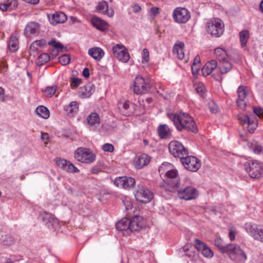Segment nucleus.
<instances>
[{
    "label": "nucleus",
    "instance_id": "obj_30",
    "mask_svg": "<svg viewBox=\"0 0 263 263\" xmlns=\"http://www.w3.org/2000/svg\"><path fill=\"white\" fill-rule=\"evenodd\" d=\"M88 54L95 60L99 61L104 57V52L99 47H94L89 49Z\"/></svg>",
    "mask_w": 263,
    "mask_h": 263
},
{
    "label": "nucleus",
    "instance_id": "obj_32",
    "mask_svg": "<svg viewBox=\"0 0 263 263\" xmlns=\"http://www.w3.org/2000/svg\"><path fill=\"white\" fill-rule=\"evenodd\" d=\"M87 120L88 124L91 127L96 128L100 125V117L96 112H91L89 114L87 118Z\"/></svg>",
    "mask_w": 263,
    "mask_h": 263
},
{
    "label": "nucleus",
    "instance_id": "obj_23",
    "mask_svg": "<svg viewBox=\"0 0 263 263\" xmlns=\"http://www.w3.org/2000/svg\"><path fill=\"white\" fill-rule=\"evenodd\" d=\"M97 11L108 17H112L114 15V11L112 8H108V5L106 1H102L98 3L97 6Z\"/></svg>",
    "mask_w": 263,
    "mask_h": 263
},
{
    "label": "nucleus",
    "instance_id": "obj_22",
    "mask_svg": "<svg viewBox=\"0 0 263 263\" xmlns=\"http://www.w3.org/2000/svg\"><path fill=\"white\" fill-rule=\"evenodd\" d=\"M50 23L54 25L59 23H64L67 20V15L63 12H56L51 16L48 15Z\"/></svg>",
    "mask_w": 263,
    "mask_h": 263
},
{
    "label": "nucleus",
    "instance_id": "obj_12",
    "mask_svg": "<svg viewBox=\"0 0 263 263\" xmlns=\"http://www.w3.org/2000/svg\"><path fill=\"white\" fill-rule=\"evenodd\" d=\"M232 259L238 261L244 262L247 259V256L240 248L234 244H229L228 252Z\"/></svg>",
    "mask_w": 263,
    "mask_h": 263
},
{
    "label": "nucleus",
    "instance_id": "obj_2",
    "mask_svg": "<svg viewBox=\"0 0 263 263\" xmlns=\"http://www.w3.org/2000/svg\"><path fill=\"white\" fill-rule=\"evenodd\" d=\"M206 30L212 36L218 37L223 33L224 25L221 20L214 18L206 23Z\"/></svg>",
    "mask_w": 263,
    "mask_h": 263
},
{
    "label": "nucleus",
    "instance_id": "obj_8",
    "mask_svg": "<svg viewBox=\"0 0 263 263\" xmlns=\"http://www.w3.org/2000/svg\"><path fill=\"white\" fill-rule=\"evenodd\" d=\"M151 87L148 79H144L141 76H137L135 79L134 91L137 94L147 93Z\"/></svg>",
    "mask_w": 263,
    "mask_h": 263
},
{
    "label": "nucleus",
    "instance_id": "obj_61",
    "mask_svg": "<svg viewBox=\"0 0 263 263\" xmlns=\"http://www.w3.org/2000/svg\"><path fill=\"white\" fill-rule=\"evenodd\" d=\"M64 50H58V49H51L50 50V53L53 55V56H57L59 53L60 52H62Z\"/></svg>",
    "mask_w": 263,
    "mask_h": 263
},
{
    "label": "nucleus",
    "instance_id": "obj_57",
    "mask_svg": "<svg viewBox=\"0 0 263 263\" xmlns=\"http://www.w3.org/2000/svg\"><path fill=\"white\" fill-rule=\"evenodd\" d=\"M149 60V51L145 48L143 50L142 63L147 62Z\"/></svg>",
    "mask_w": 263,
    "mask_h": 263
},
{
    "label": "nucleus",
    "instance_id": "obj_26",
    "mask_svg": "<svg viewBox=\"0 0 263 263\" xmlns=\"http://www.w3.org/2000/svg\"><path fill=\"white\" fill-rule=\"evenodd\" d=\"M158 133L161 139H168L171 137L172 131L166 124H161L158 128Z\"/></svg>",
    "mask_w": 263,
    "mask_h": 263
},
{
    "label": "nucleus",
    "instance_id": "obj_64",
    "mask_svg": "<svg viewBox=\"0 0 263 263\" xmlns=\"http://www.w3.org/2000/svg\"><path fill=\"white\" fill-rule=\"evenodd\" d=\"M141 9V7L138 4H135L133 7V11L135 13L139 12Z\"/></svg>",
    "mask_w": 263,
    "mask_h": 263
},
{
    "label": "nucleus",
    "instance_id": "obj_58",
    "mask_svg": "<svg viewBox=\"0 0 263 263\" xmlns=\"http://www.w3.org/2000/svg\"><path fill=\"white\" fill-rule=\"evenodd\" d=\"M254 113L259 118H263V109L260 107L253 108Z\"/></svg>",
    "mask_w": 263,
    "mask_h": 263
},
{
    "label": "nucleus",
    "instance_id": "obj_11",
    "mask_svg": "<svg viewBox=\"0 0 263 263\" xmlns=\"http://www.w3.org/2000/svg\"><path fill=\"white\" fill-rule=\"evenodd\" d=\"M232 259L238 261L244 262L247 259V256L240 248L234 244H229L228 252Z\"/></svg>",
    "mask_w": 263,
    "mask_h": 263
},
{
    "label": "nucleus",
    "instance_id": "obj_55",
    "mask_svg": "<svg viewBox=\"0 0 263 263\" xmlns=\"http://www.w3.org/2000/svg\"><path fill=\"white\" fill-rule=\"evenodd\" d=\"M81 80L78 78H73L71 81V87L72 88H76L80 84Z\"/></svg>",
    "mask_w": 263,
    "mask_h": 263
},
{
    "label": "nucleus",
    "instance_id": "obj_44",
    "mask_svg": "<svg viewBox=\"0 0 263 263\" xmlns=\"http://www.w3.org/2000/svg\"><path fill=\"white\" fill-rule=\"evenodd\" d=\"M48 45L52 47V49H55L61 50H64L66 49L64 45L60 42H57L55 39L51 40L48 42Z\"/></svg>",
    "mask_w": 263,
    "mask_h": 263
},
{
    "label": "nucleus",
    "instance_id": "obj_51",
    "mask_svg": "<svg viewBox=\"0 0 263 263\" xmlns=\"http://www.w3.org/2000/svg\"><path fill=\"white\" fill-rule=\"evenodd\" d=\"M57 86H53L51 87H47L45 90L46 95L48 97H52L55 94L56 92Z\"/></svg>",
    "mask_w": 263,
    "mask_h": 263
},
{
    "label": "nucleus",
    "instance_id": "obj_62",
    "mask_svg": "<svg viewBox=\"0 0 263 263\" xmlns=\"http://www.w3.org/2000/svg\"><path fill=\"white\" fill-rule=\"evenodd\" d=\"M193 249V247L189 245H186L182 248V250L186 253L190 252V251Z\"/></svg>",
    "mask_w": 263,
    "mask_h": 263
},
{
    "label": "nucleus",
    "instance_id": "obj_35",
    "mask_svg": "<svg viewBox=\"0 0 263 263\" xmlns=\"http://www.w3.org/2000/svg\"><path fill=\"white\" fill-rule=\"evenodd\" d=\"M184 44L182 42L176 44L174 46L173 52L180 60H182L184 57Z\"/></svg>",
    "mask_w": 263,
    "mask_h": 263
},
{
    "label": "nucleus",
    "instance_id": "obj_52",
    "mask_svg": "<svg viewBox=\"0 0 263 263\" xmlns=\"http://www.w3.org/2000/svg\"><path fill=\"white\" fill-rule=\"evenodd\" d=\"M102 149L104 152L111 153L114 151V147L110 143H105L102 145Z\"/></svg>",
    "mask_w": 263,
    "mask_h": 263
},
{
    "label": "nucleus",
    "instance_id": "obj_6",
    "mask_svg": "<svg viewBox=\"0 0 263 263\" xmlns=\"http://www.w3.org/2000/svg\"><path fill=\"white\" fill-rule=\"evenodd\" d=\"M245 229L254 239L263 242V226L247 222L245 225Z\"/></svg>",
    "mask_w": 263,
    "mask_h": 263
},
{
    "label": "nucleus",
    "instance_id": "obj_1",
    "mask_svg": "<svg viewBox=\"0 0 263 263\" xmlns=\"http://www.w3.org/2000/svg\"><path fill=\"white\" fill-rule=\"evenodd\" d=\"M177 130L185 129L196 133L198 132L194 119L187 113L182 111L168 114Z\"/></svg>",
    "mask_w": 263,
    "mask_h": 263
},
{
    "label": "nucleus",
    "instance_id": "obj_31",
    "mask_svg": "<svg viewBox=\"0 0 263 263\" xmlns=\"http://www.w3.org/2000/svg\"><path fill=\"white\" fill-rule=\"evenodd\" d=\"M132 106H133V104L129 101H125L119 103L118 107L122 114L125 116H129L133 112L131 109Z\"/></svg>",
    "mask_w": 263,
    "mask_h": 263
},
{
    "label": "nucleus",
    "instance_id": "obj_40",
    "mask_svg": "<svg viewBox=\"0 0 263 263\" xmlns=\"http://www.w3.org/2000/svg\"><path fill=\"white\" fill-rule=\"evenodd\" d=\"M249 37V32L248 30H244L239 33V39L241 47H245L246 46Z\"/></svg>",
    "mask_w": 263,
    "mask_h": 263
},
{
    "label": "nucleus",
    "instance_id": "obj_37",
    "mask_svg": "<svg viewBox=\"0 0 263 263\" xmlns=\"http://www.w3.org/2000/svg\"><path fill=\"white\" fill-rule=\"evenodd\" d=\"M35 112L39 116L44 119H48L50 116L49 110L44 106H40L36 107Z\"/></svg>",
    "mask_w": 263,
    "mask_h": 263
},
{
    "label": "nucleus",
    "instance_id": "obj_29",
    "mask_svg": "<svg viewBox=\"0 0 263 263\" xmlns=\"http://www.w3.org/2000/svg\"><path fill=\"white\" fill-rule=\"evenodd\" d=\"M91 23L94 27L101 31H104L108 28L107 23L99 17H92Z\"/></svg>",
    "mask_w": 263,
    "mask_h": 263
},
{
    "label": "nucleus",
    "instance_id": "obj_10",
    "mask_svg": "<svg viewBox=\"0 0 263 263\" xmlns=\"http://www.w3.org/2000/svg\"><path fill=\"white\" fill-rule=\"evenodd\" d=\"M177 196L180 199L190 200L198 197V192L194 186H187L184 189H179L177 191Z\"/></svg>",
    "mask_w": 263,
    "mask_h": 263
},
{
    "label": "nucleus",
    "instance_id": "obj_42",
    "mask_svg": "<svg viewBox=\"0 0 263 263\" xmlns=\"http://www.w3.org/2000/svg\"><path fill=\"white\" fill-rule=\"evenodd\" d=\"M46 44V41L44 39L34 41L30 45V49L33 51L38 49L39 47H44Z\"/></svg>",
    "mask_w": 263,
    "mask_h": 263
},
{
    "label": "nucleus",
    "instance_id": "obj_15",
    "mask_svg": "<svg viewBox=\"0 0 263 263\" xmlns=\"http://www.w3.org/2000/svg\"><path fill=\"white\" fill-rule=\"evenodd\" d=\"M248 92V88L243 86H239L237 91L238 96L237 104L238 107L243 110H245L247 106L248 101L246 97Z\"/></svg>",
    "mask_w": 263,
    "mask_h": 263
},
{
    "label": "nucleus",
    "instance_id": "obj_56",
    "mask_svg": "<svg viewBox=\"0 0 263 263\" xmlns=\"http://www.w3.org/2000/svg\"><path fill=\"white\" fill-rule=\"evenodd\" d=\"M68 162V161L66 160L60 159L57 161V164L60 167L65 170Z\"/></svg>",
    "mask_w": 263,
    "mask_h": 263
},
{
    "label": "nucleus",
    "instance_id": "obj_54",
    "mask_svg": "<svg viewBox=\"0 0 263 263\" xmlns=\"http://www.w3.org/2000/svg\"><path fill=\"white\" fill-rule=\"evenodd\" d=\"M228 60L229 61L233 60L235 62H238L240 60V57L237 53L234 52L233 54H229V58H228Z\"/></svg>",
    "mask_w": 263,
    "mask_h": 263
},
{
    "label": "nucleus",
    "instance_id": "obj_21",
    "mask_svg": "<svg viewBox=\"0 0 263 263\" xmlns=\"http://www.w3.org/2000/svg\"><path fill=\"white\" fill-rule=\"evenodd\" d=\"M129 232L139 231L143 226L142 218L139 216H136L129 220Z\"/></svg>",
    "mask_w": 263,
    "mask_h": 263
},
{
    "label": "nucleus",
    "instance_id": "obj_41",
    "mask_svg": "<svg viewBox=\"0 0 263 263\" xmlns=\"http://www.w3.org/2000/svg\"><path fill=\"white\" fill-rule=\"evenodd\" d=\"M215 245L220 250L222 253H226L228 250L229 244L226 246L223 245V241L219 237H216L215 239Z\"/></svg>",
    "mask_w": 263,
    "mask_h": 263
},
{
    "label": "nucleus",
    "instance_id": "obj_20",
    "mask_svg": "<svg viewBox=\"0 0 263 263\" xmlns=\"http://www.w3.org/2000/svg\"><path fill=\"white\" fill-rule=\"evenodd\" d=\"M150 162V157L145 154L136 156L134 159V165L137 169H141Z\"/></svg>",
    "mask_w": 263,
    "mask_h": 263
},
{
    "label": "nucleus",
    "instance_id": "obj_13",
    "mask_svg": "<svg viewBox=\"0 0 263 263\" xmlns=\"http://www.w3.org/2000/svg\"><path fill=\"white\" fill-rule=\"evenodd\" d=\"M135 196L137 200L142 203L149 202L154 197L153 193L143 186H138Z\"/></svg>",
    "mask_w": 263,
    "mask_h": 263
},
{
    "label": "nucleus",
    "instance_id": "obj_59",
    "mask_svg": "<svg viewBox=\"0 0 263 263\" xmlns=\"http://www.w3.org/2000/svg\"><path fill=\"white\" fill-rule=\"evenodd\" d=\"M209 109L212 113H216L218 110L217 105L214 102L209 103Z\"/></svg>",
    "mask_w": 263,
    "mask_h": 263
},
{
    "label": "nucleus",
    "instance_id": "obj_48",
    "mask_svg": "<svg viewBox=\"0 0 263 263\" xmlns=\"http://www.w3.org/2000/svg\"><path fill=\"white\" fill-rule=\"evenodd\" d=\"M65 171L71 173L79 172V170L69 161H68Z\"/></svg>",
    "mask_w": 263,
    "mask_h": 263
},
{
    "label": "nucleus",
    "instance_id": "obj_27",
    "mask_svg": "<svg viewBox=\"0 0 263 263\" xmlns=\"http://www.w3.org/2000/svg\"><path fill=\"white\" fill-rule=\"evenodd\" d=\"M66 114L69 117H73L78 111L79 104L77 101H72L64 107Z\"/></svg>",
    "mask_w": 263,
    "mask_h": 263
},
{
    "label": "nucleus",
    "instance_id": "obj_39",
    "mask_svg": "<svg viewBox=\"0 0 263 263\" xmlns=\"http://www.w3.org/2000/svg\"><path fill=\"white\" fill-rule=\"evenodd\" d=\"M18 39L15 36L12 35L9 39L8 47L9 50L14 52L18 49Z\"/></svg>",
    "mask_w": 263,
    "mask_h": 263
},
{
    "label": "nucleus",
    "instance_id": "obj_38",
    "mask_svg": "<svg viewBox=\"0 0 263 263\" xmlns=\"http://www.w3.org/2000/svg\"><path fill=\"white\" fill-rule=\"evenodd\" d=\"M17 6V3L14 0H8L6 3L0 4V9L3 11L12 9Z\"/></svg>",
    "mask_w": 263,
    "mask_h": 263
},
{
    "label": "nucleus",
    "instance_id": "obj_17",
    "mask_svg": "<svg viewBox=\"0 0 263 263\" xmlns=\"http://www.w3.org/2000/svg\"><path fill=\"white\" fill-rule=\"evenodd\" d=\"M195 248L198 252H200L202 254L207 258H211L213 256V252L212 250L204 243L198 239H194Z\"/></svg>",
    "mask_w": 263,
    "mask_h": 263
},
{
    "label": "nucleus",
    "instance_id": "obj_3",
    "mask_svg": "<svg viewBox=\"0 0 263 263\" xmlns=\"http://www.w3.org/2000/svg\"><path fill=\"white\" fill-rule=\"evenodd\" d=\"M74 158L82 163H90L95 161L96 155L88 148H78L74 154Z\"/></svg>",
    "mask_w": 263,
    "mask_h": 263
},
{
    "label": "nucleus",
    "instance_id": "obj_43",
    "mask_svg": "<svg viewBox=\"0 0 263 263\" xmlns=\"http://www.w3.org/2000/svg\"><path fill=\"white\" fill-rule=\"evenodd\" d=\"M50 60V55L48 53H42L37 58L36 63L38 65L41 66L48 62Z\"/></svg>",
    "mask_w": 263,
    "mask_h": 263
},
{
    "label": "nucleus",
    "instance_id": "obj_14",
    "mask_svg": "<svg viewBox=\"0 0 263 263\" xmlns=\"http://www.w3.org/2000/svg\"><path fill=\"white\" fill-rule=\"evenodd\" d=\"M180 160L185 168L192 172H196L201 165L197 158L194 156L186 155Z\"/></svg>",
    "mask_w": 263,
    "mask_h": 263
},
{
    "label": "nucleus",
    "instance_id": "obj_28",
    "mask_svg": "<svg viewBox=\"0 0 263 263\" xmlns=\"http://www.w3.org/2000/svg\"><path fill=\"white\" fill-rule=\"evenodd\" d=\"M232 67V64L231 61L228 59L219 61L218 68L221 74H224L228 73Z\"/></svg>",
    "mask_w": 263,
    "mask_h": 263
},
{
    "label": "nucleus",
    "instance_id": "obj_60",
    "mask_svg": "<svg viewBox=\"0 0 263 263\" xmlns=\"http://www.w3.org/2000/svg\"><path fill=\"white\" fill-rule=\"evenodd\" d=\"M200 68V66H196V65H192V71L193 76L196 77L198 75V72Z\"/></svg>",
    "mask_w": 263,
    "mask_h": 263
},
{
    "label": "nucleus",
    "instance_id": "obj_18",
    "mask_svg": "<svg viewBox=\"0 0 263 263\" xmlns=\"http://www.w3.org/2000/svg\"><path fill=\"white\" fill-rule=\"evenodd\" d=\"M165 175L167 178V182L170 186L173 187H179L180 183L178 176V172L176 170L167 171Z\"/></svg>",
    "mask_w": 263,
    "mask_h": 263
},
{
    "label": "nucleus",
    "instance_id": "obj_4",
    "mask_svg": "<svg viewBox=\"0 0 263 263\" xmlns=\"http://www.w3.org/2000/svg\"><path fill=\"white\" fill-rule=\"evenodd\" d=\"M245 168L253 178H259L263 174L262 165L257 160H250L245 163Z\"/></svg>",
    "mask_w": 263,
    "mask_h": 263
},
{
    "label": "nucleus",
    "instance_id": "obj_7",
    "mask_svg": "<svg viewBox=\"0 0 263 263\" xmlns=\"http://www.w3.org/2000/svg\"><path fill=\"white\" fill-rule=\"evenodd\" d=\"M168 149L170 153L175 157L180 159L188 155L187 150L183 145L178 141H172L168 145Z\"/></svg>",
    "mask_w": 263,
    "mask_h": 263
},
{
    "label": "nucleus",
    "instance_id": "obj_19",
    "mask_svg": "<svg viewBox=\"0 0 263 263\" xmlns=\"http://www.w3.org/2000/svg\"><path fill=\"white\" fill-rule=\"evenodd\" d=\"M42 217L44 222L49 228L51 227L56 229L59 226L58 220L52 214L44 212L42 214Z\"/></svg>",
    "mask_w": 263,
    "mask_h": 263
},
{
    "label": "nucleus",
    "instance_id": "obj_45",
    "mask_svg": "<svg viewBox=\"0 0 263 263\" xmlns=\"http://www.w3.org/2000/svg\"><path fill=\"white\" fill-rule=\"evenodd\" d=\"M129 54L126 49L123 50V51L121 52L119 55H118L117 59L123 62L126 63L129 59Z\"/></svg>",
    "mask_w": 263,
    "mask_h": 263
},
{
    "label": "nucleus",
    "instance_id": "obj_33",
    "mask_svg": "<svg viewBox=\"0 0 263 263\" xmlns=\"http://www.w3.org/2000/svg\"><path fill=\"white\" fill-rule=\"evenodd\" d=\"M94 91V85L89 84L81 88L80 95L82 98H87L90 97Z\"/></svg>",
    "mask_w": 263,
    "mask_h": 263
},
{
    "label": "nucleus",
    "instance_id": "obj_9",
    "mask_svg": "<svg viewBox=\"0 0 263 263\" xmlns=\"http://www.w3.org/2000/svg\"><path fill=\"white\" fill-rule=\"evenodd\" d=\"M173 17L176 23L184 24L189 20L191 14L187 9L183 7H177L173 11Z\"/></svg>",
    "mask_w": 263,
    "mask_h": 263
},
{
    "label": "nucleus",
    "instance_id": "obj_36",
    "mask_svg": "<svg viewBox=\"0 0 263 263\" xmlns=\"http://www.w3.org/2000/svg\"><path fill=\"white\" fill-rule=\"evenodd\" d=\"M214 53L216 57L219 61L227 60L229 58L228 52L223 48H216L215 49Z\"/></svg>",
    "mask_w": 263,
    "mask_h": 263
},
{
    "label": "nucleus",
    "instance_id": "obj_49",
    "mask_svg": "<svg viewBox=\"0 0 263 263\" xmlns=\"http://www.w3.org/2000/svg\"><path fill=\"white\" fill-rule=\"evenodd\" d=\"M125 48L122 46L120 45L119 44H117L116 46H115L112 48V51L114 53V55L117 58L118 55L123 51V50H124Z\"/></svg>",
    "mask_w": 263,
    "mask_h": 263
},
{
    "label": "nucleus",
    "instance_id": "obj_50",
    "mask_svg": "<svg viewBox=\"0 0 263 263\" xmlns=\"http://www.w3.org/2000/svg\"><path fill=\"white\" fill-rule=\"evenodd\" d=\"M70 61V58L69 55L64 54L59 58V62L63 65H66L68 64Z\"/></svg>",
    "mask_w": 263,
    "mask_h": 263
},
{
    "label": "nucleus",
    "instance_id": "obj_16",
    "mask_svg": "<svg viewBox=\"0 0 263 263\" xmlns=\"http://www.w3.org/2000/svg\"><path fill=\"white\" fill-rule=\"evenodd\" d=\"M135 183V180L132 177L122 176L116 178L114 180V184L119 187L127 189L130 187Z\"/></svg>",
    "mask_w": 263,
    "mask_h": 263
},
{
    "label": "nucleus",
    "instance_id": "obj_34",
    "mask_svg": "<svg viewBox=\"0 0 263 263\" xmlns=\"http://www.w3.org/2000/svg\"><path fill=\"white\" fill-rule=\"evenodd\" d=\"M117 229L120 231H125L129 233V226H130L129 219L124 218L116 223Z\"/></svg>",
    "mask_w": 263,
    "mask_h": 263
},
{
    "label": "nucleus",
    "instance_id": "obj_53",
    "mask_svg": "<svg viewBox=\"0 0 263 263\" xmlns=\"http://www.w3.org/2000/svg\"><path fill=\"white\" fill-rule=\"evenodd\" d=\"M196 90L198 93L201 96L203 97L204 94V87L201 84H198L196 85Z\"/></svg>",
    "mask_w": 263,
    "mask_h": 263
},
{
    "label": "nucleus",
    "instance_id": "obj_5",
    "mask_svg": "<svg viewBox=\"0 0 263 263\" xmlns=\"http://www.w3.org/2000/svg\"><path fill=\"white\" fill-rule=\"evenodd\" d=\"M237 118L241 125L247 124V130L250 133H254L258 126V120L253 114H240L238 115Z\"/></svg>",
    "mask_w": 263,
    "mask_h": 263
},
{
    "label": "nucleus",
    "instance_id": "obj_24",
    "mask_svg": "<svg viewBox=\"0 0 263 263\" xmlns=\"http://www.w3.org/2000/svg\"><path fill=\"white\" fill-rule=\"evenodd\" d=\"M40 25L39 23L35 22H30L28 24L25 29V33L27 36L36 35L40 32Z\"/></svg>",
    "mask_w": 263,
    "mask_h": 263
},
{
    "label": "nucleus",
    "instance_id": "obj_46",
    "mask_svg": "<svg viewBox=\"0 0 263 263\" xmlns=\"http://www.w3.org/2000/svg\"><path fill=\"white\" fill-rule=\"evenodd\" d=\"M186 256H188L193 261H196L199 259L198 254L194 250L193 248L190 252H187L185 254Z\"/></svg>",
    "mask_w": 263,
    "mask_h": 263
},
{
    "label": "nucleus",
    "instance_id": "obj_47",
    "mask_svg": "<svg viewBox=\"0 0 263 263\" xmlns=\"http://www.w3.org/2000/svg\"><path fill=\"white\" fill-rule=\"evenodd\" d=\"M248 146L250 147V149L253 151L255 154H258L260 153L262 149V146L257 143H255L253 145L252 144H251L250 143H249Z\"/></svg>",
    "mask_w": 263,
    "mask_h": 263
},
{
    "label": "nucleus",
    "instance_id": "obj_63",
    "mask_svg": "<svg viewBox=\"0 0 263 263\" xmlns=\"http://www.w3.org/2000/svg\"><path fill=\"white\" fill-rule=\"evenodd\" d=\"M150 11L152 14L154 15H155L159 13V8L156 7L151 8Z\"/></svg>",
    "mask_w": 263,
    "mask_h": 263
},
{
    "label": "nucleus",
    "instance_id": "obj_25",
    "mask_svg": "<svg viewBox=\"0 0 263 263\" xmlns=\"http://www.w3.org/2000/svg\"><path fill=\"white\" fill-rule=\"evenodd\" d=\"M218 63L215 60H212L207 62L202 69V73L204 76L211 74L213 71L217 67Z\"/></svg>",
    "mask_w": 263,
    "mask_h": 263
}]
</instances>
